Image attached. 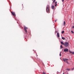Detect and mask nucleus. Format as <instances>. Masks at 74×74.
Segmentation results:
<instances>
[{"instance_id": "f257e3e1", "label": "nucleus", "mask_w": 74, "mask_h": 74, "mask_svg": "<svg viewBox=\"0 0 74 74\" xmlns=\"http://www.w3.org/2000/svg\"><path fill=\"white\" fill-rule=\"evenodd\" d=\"M46 12L47 13H50V8L49 6L48 5H47L46 7Z\"/></svg>"}, {"instance_id": "f03ea898", "label": "nucleus", "mask_w": 74, "mask_h": 74, "mask_svg": "<svg viewBox=\"0 0 74 74\" xmlns=\"http://www.w3.org/2000/svg\"><path fill=\"white\" fill-rule=\"evenodd\" d=\"M69 43L68 42H66L64 43V46L65 47H67L69 46Z\"/></svg>"}, {"instance_id": "7ed1b4c3", "label": "nucleus", "mask_w": 74, "mask_h": 74, "mask_svg": "<svg viewBox=\"0 0 74 74\" xmlns=\"http://www.w3.org/2000/svg\"><path fill=\"white\" fill-rule=\"evenodd\" d=\"M28 29V28L26 27V26H24V29L25 30V32L26 33H27V30H26V29Z\"/></svg>"}, {"instance_id": "20e7f679", "label": "nucleus", "mask_w": 74, "mask_h": 74, "mask_svg": "<svg viewBox=\"0 0 74 74\" xmlns=\"http://www.w3.org/2000/svg\"><path fill=\"white\" fill-rule=\"evenodd\" d=\"M11 13L12 14V15L14 16H16L15 12H11Z\"/></svg>"}, {"instance_id": "39448f33", "label": "nucleus", "mask_w": 74, "mask_h": 74, "mask_svg": "<svg viewBox=\"0 0 74 74\" xmlns=\"http://www.w3.org/2000/svg\"><path fill=\"white\" fill-rule=\"evenodd\" d=\"M63 60L65 62H66V61H67V60H69V59L66 58H63Z\"/></svg>"}, {"instance_id": "423d86ee", "label": "nucleus", "mask_w": 74, "mask_h": 74, "mask_svg": "<svg viewBox=\"0 0 74 74\" xmlns=\"http://www.w3.org/2000/svg\"><path fill=\"white\" fill-rule=\"evenodd\" d=\"M64 52H68L69 49H67L66 48L64 50Z\"/></svg>"}, {"instance_id": "0eeeda50", "label": "nucleus", "mask_w": 74, "mask_h": 74, "mask_svg": "<svg viewBox=\"0 0 74 74\" xmlns=\"http://www.w3.org/2000/svg\"><path fill=\"white\" fill-rule=\"evenodd\" d=\"M57 36L58 37H60V35H59V32L57 33Z\"/></svg>"}, {"instance_id": "6e6552de", "label": "nucleus", "mask_w": 74, "mask_h": 74, "mask_svg": "<svg viewBox=\"0 0 74 74\" xmlns=\"http://www.w3.org/2000/svg\"><path fill=\"white\" fill-rule=\"evenodd\" d=\"M69 52L70 53H72V54H73V55H74V52L71 51H69Z\"/></svg>"}, {"instance_id": "1a4fd4ad", "label": "nucleus", "mask_w": 74, "mask_h": 74, "mask_svg": "<svg viewBox=\"0 0 74 74\" xmlns=\"http://www.w3.org/2000/svg\"><path fill=\"white\" fill-rule=\"evenodd\" d=\"M51 8L52 9H55V6L54 5H52L51 6Z\"/></svg>"}, {"instance_id": "9d476101", "label": "nucleus", "mask_w": 74, "mask_h": 74, "mask_svg": "<svg viewBox=\"0 0 74 74\" xmlns=\"http://www.w3.org/2000/svg\"><path fill=\"white\" fill-rule=\"evenodd\" d=\"M61 43L62 44V45H64V43L62 41L61 42Z\"/></svg>"}, {"instance_id": "9b49d317", "label": "nucleus", "mask_w": 74, "mask_h": 74, "mask_svg": "<svg viewBox=\"0 0 74 74\" xmlns=\"http://www.w3.org/2000/svg\"><path fill=\"white\" fill-rule=\"evenodd\" d=\"M65 25H66V22H65V21H64V23H63V25L64 26H65Z\"/></svg>"}, {"instance_id": "f8f14e48", "label": "nucleus", "mask_w": 74, "mask_h": 74, "mask_svg": "<svg viewBox=\"0 0 74 74\" xmlns=\"http://www.w3.org/2000/svg\"><path fill=\"white\" fill-rule=\"evenodd\" d=\"M66 63H67V64H70V63H69V62H68V61H66Z\"/></svg>"}, {"instance_id": "ddd939ff", "label": "nucleus", "mask_w": 74, "mask_h": 74, "mask_svg": "<svg viewBox=\"0 0 74 74\" xmlns=\"http://www.w3.org/2000/svg\"><path fill=\"white\" fill-rule=\"evenodd\" d=\"M62 40H65V38L63 37H62Z\"/></svg>"}, {"instance_id": "4468645a", "label": "nucleus", "mask_w": 74, "mask_h": 74, "mask_svg": "<svg viewBox=\"0 0 74 74\" xmlns=\"http://www.w3.org/2000/svg\"><path fill=\"white\" fill-rule=\"evenodd\" d=\"M61 33H62V34L64 33V31H62Z\"/></svg>"}, {"instance_id": "2eb2a0df", "label": "nucleus", "mask_w": 74, "mask_h": 74, "mask_svg": "<svg viewBox=\"0 0 74 74\" xmlns=\"http://www.w3.org/2000/svg\"><path fill=\"white\" fill-rule=\"evenodd\" d=\"M42 74H46V73H45L44 72H42Z\"/></svg>"}, {"instance_id": "dca6fc26", "label": "nucleus", "mask_w": 74, "mask_h": 74, "mask_svg": "<svg viewBox=\"0 0 74 74\" xmlns=\"http://www.w3.org/2000/svg\"><path fill=\"white\" fill-rule=\"evenodd\" d=\"M66 70H68V71H70V69H66Z\"/></svg>"}, {"instance_id": "f3484780", "label": "nucleus", "mask_w": 74, "mask_h": 74, "mask_svg": "<svg viewBox=\"0 0 74 74\" xmlns=\"http://www.w3.org/2000/svg\"><path fill=\"white\" fill-rule=\"evenodd\" d=\"M60 48H63V47L62 46V45H61L60 46Z\"/></svg>"}, {"instance_id": "a211bd4d", "label": "nucleus", "mask_w": 74, "mask_h": 74, "mask_svg": "<svg viewBox=\"0 0 74 74\" xmlns=\"http://www.w3.org/2000/svg\"><path fill=\"white\" fill-rule=\"evenodd\" d=\"M71 33H73V34L74 33V32L73 31H71Z\"/></svg>"}, {"instance_id": "6ab92c4d", "label": "nucleus", "mask_w": 74, "mask_h": 74, "mask_svg": "<svg viewBox=\"0 0 74 74\" xmlns=\"http://www.w3.org/2000/svg\"><path fill=\"white\" fill-rule=\"evenodd\" d=\"M55 1H56V0H54L53 1V3H55Z\"/></svg>"}, {"instance_id": "aec40b11", "label": "nucleus", "mask_w": 74, "mask_h": 74, "mask_svg": "<svg viewBox=\"0 0 74 74\" xmlns=\"http://www.w3.org/2000/svg\"><path fill=\"white\" fill-rule=\"evenodd\" d=\"M74 70V67L71 69L72 70Z\"/></svg>"}, {"instance_id": "412c9836", "label": "nucleus", "mask_w": 74, "mask_h": 74, "mask_svg": "<svg viewBox=\"0 0 74 74\" xmlns=\"http://www.w3.org/2000/svg\"><path fill=\"white\" fill-rule=\"evenodd\" d=\"M55 32H56V33H58V31H55Z\"/></svg>"}, {"instance_id": "4be33fe9", "label": "nucleus", "mask_w": 74, "mask_h": 74, "mask_svg": "<svg viewBox=\"0 0 74 74\" xmlns=\"http://www.w3.org/2000/svg\"><path fill=\"white\" fill-rule=\"evenodd\" d=\"M56 4H57V2H56L55 3Z\"/></svg>"}, {"instance_id": "5701e85b", "label": "nucleus", "mask_w": 74, "mask_h": 74, "mask_svg": "<svg viewBox=\"0 0 74 74\" xmlns=\"http://www.w3.org/2000/svg\"><path fill=\"white\" fill-rule=\"evenodd\" d=\"M60 56H61V54L60 53Z\"/></svg>"}, {"instance_id": "b1692460", "label": "nucleus", "mask_w": 74, "mask_h": 74, "mask_svg": "<svg viewBox=\"0 0 74 74\" xmlns=\"http://www.w3.org/2000/svg\"><path fill=\"white\" fill-rule=\"evenodd\" d=\"M72 28H73V29H74V26H73V27H72Z\"/></svg>"}, {"instance_id": "393cba45", "label": "nucleus", "mask_w": 74, "mask_h": 74, "mask_svg": "<svg viewBox=\"0 0 74 74\" xmlns=\"http://www.w3.org/2000/svg\"><path fill=\"white\" fill-rule=\"evenodd\" d=\"M62 2H63L64 1V0H62Z\"/></svg>"}, {"instance_id": "a878e982", "label": "nucleus", "mask_w": 74, "mask_h": 74, "mask_svg": "<svg viewBox=\"0 0 74 74\" xmlns=\"http://www.w3.org/2000/svg\"><path fill=\"white\" fill-rule=\"evenodd\" d=\"M57 5V4H56L55 6H56Z\"/></svg>"}, {"instance_id": "bb28decb", "label": "nucleus", "mask_w": 74, "mask_h": 74, "mask_svg": "<svg viewBox=\"0 0 74 74\" xmlns=\"http://www.w3.org/2000/svg\"><path fill=\"white\" fill-rule=\"evenodd\" d=\"M56 21H57V20H55V22H56Z\"/></svg>"}, {"instance_id": "cd10ccee", "label": "nucleus", "mask_w": 74, "mask_h": 74, "mask_svg": "<svg viewBox=\"0 0 74 74\" xmlns=\"http://www.w3.org/2000/svg\"><path fill=\"white\" fill-rule=\"evenodd\" d=\"M63 74H64V72L63 73Z\"/></svg>"}, {"instance_id": "c85d7f7f", "label": "nucleus", "mask_w": 74, "mask_h": 74, "mask_svg": "<svg viewBox=\"0 0 74 74\" xmlns=\"http://www.w3.org/2000/svg\"><path fill=\"white\" fill-rule=\"evenodd\" d=\"M68 74H69V73H68Z\"/></svg>"}]
</instances>
